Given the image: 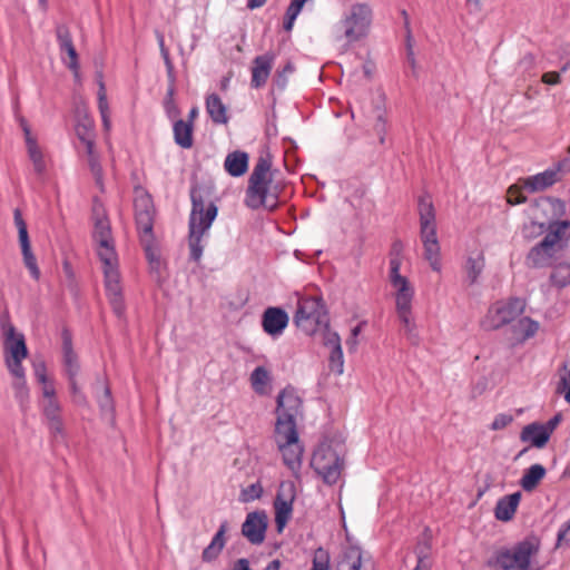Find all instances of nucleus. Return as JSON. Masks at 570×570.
<instances>
[{
    "mask_svg": "<svg viewBox=\"0 0 570 570\" xmlns=\"http://www.w3.org/2000/svg\"><path fill=\"white\" fill-rule=\"evenodd\" d=\"M302 399L287 385L276 399V422L273 439L282 454L283 463L298 474L302 469L304 446L299 441L297 417L302 414Z\"/></svg>",
    "mask_w": 570,
    "mask_h": 570,
    "instance_id": "obj_1",
    "label": "nucleus"
},
{
    "mask_svg": "<svg viewBox=\"0 0 570 570\" xmlns=\"http://www.w3.org/2000/svg\"><path fill=\"white\" fill-rule=\"evenodd\" d=\"M92 237L97 244V255L102 265L106 295L115 314L121 317L125 313V302L119 259L115 249L110 223L106 216L96 218Z\"/></svg>",
    "mask_w": 570,
    "mask_h": 570,
    "instance_id": "obj_2",
    "label": "nucleus"
},
{
    "mask_svg": "<svg viewBox=\"0 0 570 570\" xmlns=\"http://www.w3.org/2000/svg\"><path fill=\"white\" fill-rule=\"evenodd\" d=\"M208 191L200 186H194L190 189L191 210L188 219V246L189 257L196 263L202 259L205 248L204 238L208 236L218 214V207L208 199Z\"/></svg>",
    "mask_w": 570,
    "mask_h": 570,
    "instance_id": "obj_3",
    "label": "nucleus"
},
{
    "mask_svg": "<svg viewBox=\"0 0 570 570\" xmlns=\"http://www.w3.org/2000/svg\"><path fill=\"white\" fill-rule=\"evenodd\" d=\"M272 160L268 156H261L248 178V186L245 194V205L250 209H258L264 206L274 210L277 205V196L269 194L272 184L271 175Z\"/></svg>",
    "mask_w": 570,
    "mask_h": 570,
    "instance_id": "obj_4",
    "label": "nucleus"
},
{
    "mask_svg": "<svg viewBox=\"0 0 570 570\" xmlns=\"http://www.w3.org/2000/svg\"><path fill=\"white\" fill-rule=\"evenodd\" d=\"M417 212L420 218V237L424 248V258L434 272H440L441 248L436 234V215L431 197L422 195L419 198Z\"/></svg>",
    "mask_w": 570,
    "mask_h": 570,
    "instance_id": "obj_5",
    "label": "nucleus"
},
{
    "mask_svg": "<svg viewBox=\"0 0 570 570\" xmlns=\"http://www.w3.org/2000/svg\"><path fill=\"white\" fill-rule=\"evenodd\" d=\"M540 547L537 537H527L509 548L498 550L494 554V564L500 570H539L533 567V560Z\"/></svg>",
    "mask_w": 570,
    "mask_h": 570,
    "instance_id": "obj_6",
    "label": "nucleus"
},
{
    "mask_svg": "<svg viewBox=\"0 0 570 570\" xmlns=\"http://www.w3.org/2000/svg\"><path fill=\"white\" fill-rule=\"evenodd\" d=\"M294 323L309 336L317 332H321L323 336L326 331H332L328 312L321 297L301 296L297 301Z\"/></svg>",
    "mask_w": 570,
    "mask_h": 570,
    "instance_id": "obj_7",
    "label": "nucleus"
},
{
    "mask_svg": "<svg viewBox=\"0 0 570 570\" xmlns=\"http://www.w3.org/2000/svg\"><path fill=\"white\" fill-rule=\"evenodd\" d=\"M373 20L372 8L367 3H354L338 22L347 43L366 37Z\"/></svg>",
    "mask_w": 570,
    "mask_h": 570,
    "instance_id": "obj_8",
    "label": "nucleus"
},
{
    "mask_svg": "<svg viewBox=\"0 0 570 570\" xmlns=\"http://www.w3.org/2000/svg\"><path fill=\"white\" fill-rule=\"evenodd\" d=\"M524 303L518 297L499 301L492 304L481 321L485 331H495L513 322L523 313Z\"/></svg>",
    "mask_w": 570,
    "mask_h": 570,
    "instance_id": "obj_9",
    "label": "nucleus"
},
{
    "mask_svg": "<svg viewBox=\"0 0 570 570\" xmlns=\"http://www.w3.org/2000/svg\"><path fill=\"white\" fill-rule=\"evenodd\" d=\"M311 466L322 478L324 483L332 485L341 476L343 460L330 445H320L313 453Z\"/></svg>",
    "mask_w": 570,
    "mask_h": 570,
    "instance_id": "obj_10",
    "label": "nucleus"
},
{
    "mask_svg": "<svg viewBox=\"0 0 570 570\" xmlns=\"http://www.w3.org/2000/svg\"><path fill=\"white\" fill-rule=\"evenodd\" d=\"M402 261L397 256L389 261V282L394 289L395 311L413 308L414 286L401 275Z\"/></svg>",
    "mask_w": 570,
    "mask_h": 570,
    "instance_id": "obj_11",
    "label": "nucleus"
},
{
    "mask_svg": "<svg viewBox=\"0 0 570 570\" xmlns=\"http://www.w3.org/2000/svg\"><path fill=\"white\" fill-rule=\"evenodd\" d=\"M0 331L3 337L4 358H26L28 348L24 335L17 332L8 311L0 315Z\"/></svg>",
    "mask_w": 570,
    "mask_h": 570,
    "instance_id": "obj_12",
    "label": "nucleus"
},
{
    "mask_svg": "<svg viewBox=\"0 0 570 570\" xmlns=\"http://www.w3.org/2000/svg\"><path fill=\"white\" fill-rule=\"evenodd\" d=\"M135 218L137 230L141 238L151 239L155 218V206L149 195L135 200Z\"/></svg>",
    "mask_w": 570,
    "mask_h": 570,
    "instance_id": "obj_13",
    "label": "nucleus"
},
{
    "mask_svg": "<svg viewBox=\"0 0 570 570\" xmlns=\"http://www.w3.org/2000/svg\"><path fill=\"white\" fill-rule=\"evenodd\" d=\"M268 519L265 511H253L247 513L242 524V534L254 546H259L265 541Z\"/></svg>",
    "mask_w": 570,
    "mask_h": 570,
    "instance_id": "obj_14",
    "label": "nucleus"
},
{
    "mask_svg": "<svg viewBox=\"0 0 570 570\" xmlns=\"http://www.w3.org/2000/svg\"><path fill=\"white\" fill-rule=\"evenodd\" d=\"M288 321V315L283 308L267 307L262 316V327L267 335L277 338L283 335Z\"/></svg>",
    "mask_w": 570,
    "mask_h": 570,
    "instance_id": "obj_15",
    "label": "nucleus"
},
{
    "mask_svg": "<svg viewBox=\"0 0 570 570\" xmlns=\"http://www.w3.org/2000/svg\"><path fill=\"white\" fill-rule=\"evenodd\" d=\"M322 343L330 350L328 367L337 375L344 372V356L341 337L335 331H326L322 337Z\"/></svg>",
    "mask_w": 570,
    "mask_h": 570,
    "instance_id": "obj_16",
    "label": "nucleus"
},
{
    "mask_svg": "<svg viewBox=\"0 0 570 570\" xmlns=\"http://www.w3.org/2000/svg\"><path fill=\"white\" fill-rule=\"evenodd\" d=\"M276 55L267 51L253 60L250 86L255 89L264 87L269 78Z\"/></svg>",
    "mask_w": 570,
    "mask_h": 570,
    "instance_id": "obj_17",
    "label": "nucleus"
},
{
    "mask_svg": "<svg viewBox=\"0 0 570 570\" xmlns=\"http://www.w3.org/2000/svg\"><path fill=\"white\" fill-rule=\"evenodd\" d=\"M560 168L561 165L558 164L557 166L548 168L542 173L524 178L522 180V188L529 193H537L551 187L560 179Z\"/></svg>",
    "mask_w": 570,
    "mask_h": 570,
    "instance_id": "obj_18",
    "label": "nucleus"
},
{
    "mask_svg": "<svg viewBox=\"0 0 570 570\" xmlns=\"http://www.w3.org/2000/svg\"><path fill=\"white\" fill-rule=\"evenodd\" d=\"M228 530V522L225 520L219 524L217 532L212 538L209 544L202 552L203 562L209 563L215 561L226 546V532Z\"/></svg>",
    "mask_w": 570,
    "mask_h": 570,
    "instance_id": "obj_19",
    "label": "nucleus"
},
{
    "mask_svg": "<svg viewBox=\"0 0 570 570\" xmlns=\"http://www.w3.org/2000/svg\"><path fill=\"white\" fill-rule=\"evenodd\" d=\"M520 440L537 449H542L549 442L550 435L542 423L532 422L521 430Z\"/></svg>",
    "mask_w": 570,
    "mask_h": 570,
    "instance_id": "obj_20",
    "label": "nucleus"
},
{
    "mask_svg": "<svg viewBox=\"0 0 570 570\" xmlns=\"http://www.w3.org/2000/svg\"><path fill=\"white\" fill-rule=\"evenodd\" d=\"M521 497V492L517 491L500 498L494 508L495 519L503 522L510 521L517 512Z\"/></svg>",
    "mask_w": 570,
    "mask_h": 570,
    "instance_id": "obj_21",
    "label": "nucleus"
},
{
    "mask_svg": "<svg viewBox=\"0 0 570 570\" xmlns=\"http://www.w3.org/2000/svg\"><path fill=\"white\" fill-rule=\"evenodd\" d=\"M510 330L513 340L518 343H523L537 334L539 323L528 316L518 317L511 325Z\"/></svg>",
    "mask_w": 570,
    "mask_h": 570,
    "instance_id": "obj_22",
    "label": "nucleus"
},
{
    "mask_svg": "<svg viewBox=\"0 0 570 570\" xmlns=\"http://www.w3.org/2000/svg\"><path fill=\"white\" fill-rule=\"evenodd\" d=\"M174 141L180 148L189 149L194 145V125L191 120L176 119L173 121Z\"/></svg>",
    "mask_w": 570,
    "mask_h": 570,
    "instance_id": "obj_23",
    "label": "nucleus"
},
{
    "mask_svg": "<svg viewBox=\"0 0 570 570\" xmlns=\"http://www.w3.org/2000/svg\"><path fill=\"white\" fill-rule=\"evenodd\" d=\"M206 111L216 125H226L228 122L227 107L217 94H209L205 101Z\"/></svg>",
    "mask_w": 570,
    "mask_h": 570,
    "instance_id": "obj_24",
    "label": "nucleus"
},
{
    "mask_svg": "<svg viewBox=\"0 0 570 570\" xmlns=\"http://www.w3.org/2000/svg\"><path fill=\"white\" fill-rule=\"evenodd\" d=\"M556 253V247L544 244L542 239L528 254V264L532 267H543L550 264Z\"/></svg>",
    "mask_w": 570,
    "mask_h": 570,
    "instance_id": "obj_25",
    "label": "nucleus"
},
{
    "mask_svg": "<svg viewBox=\"0 0 570 570\" xmlns=\"http://www.w3.org/2000/svg\"><path fill=\"white\" fill-rule=\"evenodd\" d=\"M224 168L230 176L240 177L248 168L247 153L240 150L229 153L225 158Z\"/></svg>",
    "mask_w": 570,
    "mask_h": 570,
    "instance_id": "obj_26",
    "label": "nucleus"
},
{
    "mask_svg": "<svg viewBox=\"0 0 570 570\" xmlns=\"http://www.w3.org/2000/svg\"><path fill=\"white\" fill-rule=\"evenodd\" d=\"M397 317L403 326L404 334L407 341L417 346L421 342V337L417 331V325L413 317V308L399 309L396 311Z\"/></svg>",
    "mask_w": 570,
    "mask_h": 570,
    "instance_id": "obj_27",
    "label": "nucleus"
},
{
    "mask_svg": "<svg viewBox=\"0 0 570 570\" xmlns=\"http://www.w3.org/2000/svg\"><path fill=\"white\" fill-rule=\"evenodd\" d=\"M275 523L277 530L281 532L286 525L287 521L292 517L293 511V497L285 499L279 492L277 493L275 501Z\"/></svg>",
    "mask_w": 570,
    "mask_h": 570,
    "instance_id": "obj_28",
    "label": "nucleus"
},
{
    "mask_svg": "<svg viewBox=\"0 0 570 570\" xmlns=\"http://www.w3.org/2000/svg\"><path fill=\"white\" fill-rule=\"evenodd\" d=\"M363 552L358 546L346 547L337 563V570H361Z\"/></svg>",
    "mask_w": 570,
    "mask_h": 570,
    "instance_id": "obj_29",
    "label": "nucleus"
},
{
    "mask_svg": "<svg viewBox=\"0 0 570 570\" xmlns=\"http://www.w3.org/2000/svg\"><path fill=\"white\" fill-rule=\"evenodd\" d=\"M250 385L258 395H267L271 391L272 375L265 366H257L250 373Z\"/></svg>",
    "mask_w": 570,
    "mask_h": 570,
    "instance_id": "obj_30",
    "label": "nucleus"
},
{
    "mask_svg": "<svg viewBox=\"0 0 570 570\" xmlns=\"http://www.w3.org/2000/svg\"><path fill=\"white\" fill-rule=\"evenodd\" d=\"M368 124L372 126L373 131L379 137V140L381 144L385 142V136L387 132V118H386V110L381 107L376 106L373 108L372 112L367 117Z\"/></svg>",
    "mask_w": 570,
    "mask_h": 570,
    "instance_id": "obj_31",
    "label": "nucleus"
},
{
    "mask_svg": "<svg viewBox=\"0 0 570 570\" xmlns=\"http://www.w3.org/2000/svg\"><path fill=\"white\" fill-rule=\"evenodd\" d=\"M546 468L539 463L532 464L530 468H528L522 478L520 479V485L525 492H531L534 490L539 482L544 478L546 475Z\"/></svg>",
    "mask_w": 570,
    "mask_h": 570,
    "instance_id": "obj_32",
    "label": "nucleus"
},
{
    "mask_svg": "<svg viewBox=\"0 0 570 570\" xmlns=\"http://www.w3.org/2000/svg\"><path fill=\"white\" fill-rule=\"evenodd\" d=\"M569 227V220L551 222L549 224L548 233L543 237L544 244H549L551 247H556V245L564 238Z\"/></svg>",
    "mask_w": 570,
    "mask_h": 570,
    "instance_id": "obj_33",
    "label": "nucleus"
},
{
    "mask_svg": "<svg viewBox=\"0 0 570 570\" xmlns=\"http://www.w3.org/2000/svg\"><path fill=\"white\" fill-rule=\"evenodd\" d=\"M98 110L101 117L102 128L106 132H109L111 129L110 109L107 99L105 82L102 81V79L99 80Z\"/></svg>",
    "mask_w": 570,
    "mask_h": 570,
    "instance_id": "obj_34",
    "label": "nucleus"
},
{
    "mask_svg": "<svg viewBox=\"0 0 570 570\" xmlns=\"http://www.w3.org/2000/svg\"><path fill=\"white\" fill-rule=\"evenodd\" d=\"M24 358H6V364L9 370V372L18 380L16 383V387L18 390L19 394H27V386H26V373L24 368L22 366V361Z\"/></svg>",
    "mask_w": 570,
    "mask_h": 570,
    "instance_id": "obj_35",
    "label": "nucleus"
},
{
    "mask_svg": "<svg viewBox=\"0 0 570 570\" xmlns=\"http://www.w3.org/2000/svg\"><path fill=\"white\" fill-rule=\"evenodd\" d=\"M77 137L86 147V153L91 154V149L95 148L94 140V121L86 118L83 122L78 124L76 127Z\"/></svg>",
    "mask_w": 570,
    "mask_h": 570,
    "instance_id": "obj_36",
    "label": "nucleus"
},
{
    "mask_svg": "<svg viewBox=\"0 0 570 570\" xmlns=\"http://www.w3.org/2000/svg\"><path fill=\"white\" fill-rule=\"evenodd\" d=\"M485 266V261L482 254L476 257H469L465 263L466 279L470 285L479 281Z\"/></svg>",
    "mask_w": 570,
    "mask_h": 570,
    "instance_id": "obj_37",
    "label": "nucleus"
},
{
    "mask_svg": "<svg viewBox=\"0 0 570 570\" xmlns=\"http://www.w3.org/2000/svg\"><path fill=\"white\" fill-rule=\"evenodd\" d=\"M13 219H14V224L18 228V237H19V244L21 247V252L30 250L31 245H30L29 234H28V229H27V224H26L24 219L22 218V214L19 208H16L13 210Z\"/></svg>",
    "mask_w": 570,
    "mask_h": 570,
    "instance_id": "obj_38",
    "label": "nucleus"
},
{
    "mask_svg": "<svg viewBox=\"0 0 570 570\" xmlns=\"http://www.w3.org/2000/svg\"><path fill=\"white\" fill-rule=\"evenodd\" d=\"M174 97H175V85H174V80H171L170 85L167 88L166 96L164 98V109H165L166 116L171 121L179 119L178 117L180 115V109L177 106Z\"/></svg>",
    "mask_w": 570,
    "mask_h": 570,
    "instance_id": "obj_39",
    "label": "nucleus"
},
{
    "mask_svg": "<svg viewBox=\"0 0 570 570\" xmlns=\"http://www.w3.org/2000/svg\"><path fill=\"white\" fill-rule=\"evenodd\" d=\"M550 282L559 288L570 285V265H558L550 275Z\"/></svg>",
    "mask_w": 570,
    "mask_h": 570,
    "instance_id": "obj_40",
    "label": "nucleus"
},
{
    "mask_svg": "<svg viewBox=\"0 0 570 570\" xmlns=\"http://www.w3.org/2000/svg\"><path fill=\"white\" fill-rule=\"evenodd\" d=\"M307 2V0H292L286 13L283 23V28L285 31H291L293 29L294 22L297 16L301 13L302 8Z\"/></svg>",
    "mask_w": 570,
    "mask_h": 570,
    "instance_id": "obj_41",
    "label": "nucleus"
},
{
    "mask_svg": "<svg viewBox=\"0 0 570 570\" xmlns=\"http://www.w3.org/2000/svg\"><path fill=\"white\" fill-rule=\"evenodd\" d=\"M30 160L33 164L35 171L38 175H42L46 171V161L43 159V154L38 146V144H30V147L27 148Z\"/></svg>",
    "mask_w": 570,
    "mask_h": 570,
    "instance_id": "obj_42",
    "label": "nucleus"
},
{
    "mask_svg": "<svg viewBox=\"0 0 570 570\" xmlns=\"http://www.w3.org/2000/svg\"><path fill=\"white\" fill-rule=\"evenodd\" d=\"M331 556L328 551L322 547L317 548L313 553L311 570H330Z\"/></svg>",
    "mask_w": 570,
    "mask_h": 570,
    "instance_id": "obj_43",
    "label": "nucleus"
},
{
    "mask_svg": "<svg viewBox=\"0 0 570 570\" xmlns=\"http://www.w3.org/2000/svg\"><path fill=\"white\" fill-rule=\"evenodd\" d=\"M563 373L560 375L557 392L562 394L564 401L570 404V360L562 366Z\"/></svg>",
    "mask_w": 570,
    "mask_h": 570,
    "instance_id": "obj_44",
    "label": "nucleus"
},
{
    "mask_svg": "<svg viewBox=\"0 0 570 570\" xmlns=\"http://www.w3.org/2000/svg\"><path fill=\"white\" fill-rule=\"evenodd\" d=\"M295 66L292 61H287L282 69L275 73L273 83L278 90H284L288 82V76L294 73Z\"/></svg>",
    "mask_w": 570,
    "mask_h": 570,
    "instance_id": "obj_45",
    "label": "nucleus"
},
{
    "mask_svg": "<svg viewBox=\"0 0 570 570\" xmlns=\"http://www.w3.org/2000/svg\"><path fill=\"white\" fill-rule=\"evenodd\" d=\"M63 366H65V371L68 376V380L77 379V375L80 370V365L78 362L77 354L75 352L63 354Z\"/></svg>",
    "mask_w": 570,
    "mask_h": 570,
    "instance_id": "obj_46",
    "label": "nucleus"
},
{
    "mask_svg": "<svg viewBox=\"0 0 570 570\" xmlns=\"http://www.w3.org/2000/svg\"><path fill=\"white\" fill-rule=\"evenodd\" d=\"M40 406L46 421L61 417V406L58 400L42 401Z\"/></svg>",
    "mask_w": 570,
    "mask_h": 570,
    "instance_id": "obj_47",
    "label": "nucleus"
},
{
    "mask_svg": "<svg viewBox=\"0 0 570 570\" xmlns=\"http://www.w3.org/2000/svg\"><path fill=\"white\" fill-rule=\"evenodd\" d=\"M49 433L55 442L65 440L66 433L61 417L46 421Z\"/></svg>",
    "mask_w": 570,
    "mask_h": 570,
    "instance_id": "obj_48",
    "label": "nucleus"
},
{
    "mask_svg": "<svg viewBox=\"0 0 570 570\" xmlns=\"http://www.w3.org/2000/svg\"><path fill=\"white\" fill-rule=\"evenodd\" d=\"M21 253H22L23 263H24L26 267L28 268L31 277L35 281H38L40 278V269L38 267L37 258L35 256V254L32 253V249L23 250Z\"/></svg>",
    "mask_w": 570,
    "mask_h": 570,
    "instance_id": "obj_49",
    "label": "nucleus"
},
{
    "mask_svg": "<svg viewBox=\"0 0 570 570\" xmlns=\"http://www.w3.org/2000/svg\"><path fill=\"white\" fill-rule=\"evenodd\" d=\"M263 494V488L259 482L253 483L243 490L244 501L259 499Z\"/></svg>",
    "mask_w": 570,
    "mask_h": 570,
    "instance_id": "obj_50",
    "label": "nucleus"
},
{
    "mask_svg": "<svg viewBox=\"0 0 570 570\" xmlns=\"http://www.w3.org/2000/svg\"><path fill=\"white\" fill-rule=\"evenodd\" d=\"M98 403H99L101 411H104V412L112 411L114 402H112L110 389L108 386H104L102 395H100L98 397Z\"/></svg>",
    "mask_w": 570,
    "mask_h": 570,
    "instance_id": "obj_51",
    "label": "nucleus"
},
{
    "mask_svg": "<svg viewBox=\"0 0 570 570\" xmlns=\"http://www.w3.org/2000/svg\"><path fill=\"white\" fill-rule=\"evenodd\" d=\"M513 421V416L508 413H500L495 415L494 420L491 423V430L498 431L508 426Z\"/></svg>",
    "mask_w": 570,
    "mask_h": 570,
    "instance_id": "obj_52",
    "label": "nucleus"
},
{
    "mask_svg": "<svg viewBox=\"0 0 570 570\" xmlns=\"http://www.w3.org/2000/svg\"><path fill=\"white\" fill-rule=\"evenodd\" d=\"M509 197L508 203L511 205L523 204L527 202V197L518 186H511L508 190Z\"/></svg>",
    "mask_w": 570,
    "mask_h": 570,
    "instance_id": "obj_53",
    "label": "nucleus"
},
{
    "mask_svg": "<svg viewBox=\"0 0 570 570\" xmlns=\"http://www.w3.org/2000/svg\"><path fill=\"white\" fill-rule=\"evenodd\" d=\"M569 546L570 544V519L563 523L557 534V546Z\"/></svg>",
    "mask_w": 570,
    "mask_h": 570,
    "instance_id": "obj_54",
    "label": "nucleus"
},
{
    "mask_svg": "<svg viewBox=\"0 0 570 570\" xmlns=\"http://www.w3.org/2000/svg\"><path fill=\"white\" fill-rule=\"evenodd\" d=\"M57 39L61 50L72 45L71 35L66 27L60 26L57 28Z\"/></svg>",
    "mask_w": 570,
    "mask_h": 570,
    "instance_id": "obj_55",
    "label": "nucleus"
},
{
    "mask_svg": "<svg viewBox=\"0 0 570 570\" xmlns=\"http://www.w3.org/2000/svg\"><path fill=\"white\" fill-rule=\"evenodd\" d=\"M68 381H69L70 392L73 396L75 403H77L78 405H85L87 403V399H86L85 394L80 391V389L77 384V379L68 380Z\"/></svg>",
    "mask_w": 570,
    "mask_h": 570,
    "instance_id": "obj_56",
    "label": "nucleus"
},
{
    "mask_svg": "<svg viewBox=\"0 0 570 570\" xmlns=\"http://www.w3.org/2000/svg\"><path fill=\"white\" fill-rule=\"evenodd\" d=\"M88 156V164L90 167V170L96 177H100L102 173V168L99 161L98 155L95 153V148L91 149V154H87Z\"/></svg>",
    "mask_w": 570,
    "mask_h": 570,
    "instance_id": "obj_57",
    "label": "nucleus"
},
{
    "mask_svg": "<svg viewBox=\"0 0 570 570\" xmlns=\"http://www.w3.org/2000/svg\"><path fill=\"white\" fill-rule=\"evenodd\" d=\"M61 51L67 52V55L70 58V62L68 63V67L72 70L77 71L78 70V55H77L73 43L63 48Z\"/></svg>",
    "mask_w": 570,
    "mask_h": 570,
    "instance_id": "obj_58",
    "label": "nucleus"
},
{
    "mask_svg": "<svg viewBox=\"0 0 570 570\" xmlns=\"http://www.w3.org/2000/svg\"><path fill=\"white\" fill-rule=\"evenodd\" d=\"M61 338H62V353H73L72 348V336L69 330L63 328L61 332Z\"/></svg>",
    "mask_w": 570,
    "mask_h": 570,
    "instance_id": "obj_59",
    "label": "nucleus"
},
{
    "mask_svg": "<svg viewBox=\"0 0 570 570\" xmlns=\"http://www.w3.org/2000/svg\"><path fill=\"white\" fill-rule=\"evenodd\" d=\"M412 40H413L412 33H411V31H409L406 35V58H407V61L411 65L412 69H414L416 61H415V57H414Z\"/></svg>",
    "mask_w": 570,
    "mask_h": 570,
    "instance_id": "obj_60",
    "label": "nucleus"
},
{
    "mask_svg": "<svg viewBox=\"0 0 570 570\" xmlns=\"http://www.w3.org/2000/svg\"><path fill=\"white\" fill-rule=\"evenodd\" d=\"M561 421H562V414L557 413L549 421H547L546 423H542V424L544 425V429L547 430L548 434L551 436V434L557 429V426L561 423Z\"/></svg>",
    "mask_w": 570,
    "mask_h": 570,
    "instance_id": "obj_61",
    "label": "nucleus"
},
{
    "mask_svg": "<svg viewBox=\"0 0 570 570\" xmlns=\"http://www.w3.org/2000/svg\"><path fill=\"white\" fill-rule=\"evenodd\" d=\"M42 384V395H43V401H52V400H57L56 397V389L53 386V383L48 381L46 383H41Z\"/></svg>",
    "mask_w": 570,
    "mask_h": 570,
    "instance_id": "obj_62",
    "label": "nucleus"
},
{
    "mask_svg": "<svg viewBox=\"0 0 570 570\" xmlns=\"http://www.w3.org/2000/svg\"><path fill=\"white\" fill-rule=\"evenodd\" d=\"M554 215L562 216L566 214V203L559 198H549Z\"/></svg>",
    "mask_w": 570,
    "mask_h": 570,
    "instance_id": "obj_63",
    "label": "nucleus"
},
{
    "mask_svg": "<svg viewBox=\"0 0 570 570\" xmlns=\"http://www.w3.org/2000/svg\"><path fill=\"white\" fill-rule=\"evenodd\" d=\"M413 570H431V562L423 551L417 553V563Z\"/></svg>",
    "mask_w": 570,
    "mask_h": 570,
    "instance_id": "obj_64",
    "label": "nucleus"
}]
</instances>
